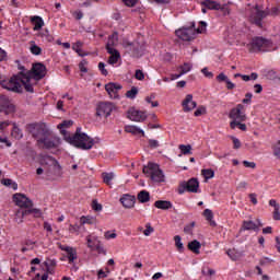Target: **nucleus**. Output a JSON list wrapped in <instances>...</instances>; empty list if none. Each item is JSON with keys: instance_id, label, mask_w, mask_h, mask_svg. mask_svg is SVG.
Here are the masks:
<instances>
[{"instance_id": "nucleus-55", "label": "nucleus", "mask_w": 280, "mask_h": 280, "mask_svg": "<svg viewBox=\"0 0 280 280\" xmlns=\"http://www.w3.org/2000/svg\"><path fill=\"white\" fill-rule=\"evenodd\" d=\"M135 78L136 80L142 81L145 80V74L141 70H136Z\"/></svg>"}, {"instance_id": "nucleus-46", "label": "nucleus", "mask_w": 280, "mask_h": 280, "mask_svg": "<svg viewBox=\"0 0 280 280\" xmlns=\"http://www.w3.org/2000/svg\"><path fill=\"white\" fill-rule=\"evenodd\" d=\"M154 94H151L150 96L145 97V102H148V104H151L152 108H156V106H159V102H153L152 100H154Z\"/></svg>"}, {"instance_id": "nucleus-60", "label": "nucleus", "mask_w": 280, "mask_h": 280, "mask_svg": "<svg viewBox=\"0 0 280 280\" xmlns=\"http://www.w3.org/2000/svg\"><path fill=\"white\" fill-rule=\"evenodd\" d=\"M229 80V77L224 74V72H221L219 75H217V81L218 82H226Z\"/></svg>"}, {"instance_id": "nucleus-8", "label": "nucleus", "mask_w": 280, "mask_h": 280, "mask_svg": "<svg viewBox=\"0 0 280 280\" xmlns=\"http://www.w3.org/2000/svg\"><path fill=\"white\" fill-rule=\"evenodd\" d=\"M229 117L233 121H246V107L243 104H237L230 110Z\"/></svg>"}, {"instance_id": "nucleus-24", "label": "nucleus", "mask_w": 280, "mask_h": 280, "mask_svg": "<svg viewBox=\"0 0 280 280\" xmlns=\"http://www.w3.org/2000/svg\"><path fill=\"white\" fill-rule=\"evenodd\" d=\"M118 40H119V35L117 34V32L109 35L107 44H106V50L115 49V45L118 43Z\"/></svg>"}, {"instance_id": "nucleus-62", "label": "nucleus", "mask_w": 280, "mask_h": 280, "mask_svg": "<svg viewBox=\"0 0 280 280\" xmlns=\"http://www.w3.org/2000/svg\"><path fill=\"white\" fill-rule=\"evenodd\" d=\"M253 100V93H246L245 98L243 100V104H250Z\"/></svg>"}, {"instance_id": "nucleus-28", "label": "nucleus", "mask_w": 280, "mask_h": 280, "mask_svg": "<svg viewBox=\"0 0 280 280\" xmlns=\"http://www.w3.org/2000/svg\"><path fill=\"white\" fill-rule=\"evenodd\" d=\"M154 207L156 209H162L163 211H167V209H172V202L167 200H158L154 202Z\"/></svg>"}, {"instance_id": "nucleus-27", "label": "nucleus", "mask_w": 280, "mask_h": 280, "mask_svg": "<svg viewBox=\"0 0 280 280\" xmlns=\"http://www.w3.org/2000/svg\"><path fill=\"white\" fill-rule=\"evenodd\" d=\"M226 255L232 259V261H238V259H242L243 254L242 252H238L237 249H228Z\"/></svg>"}, {"instance_id": "nucleus-43", "label": "nucleus", "mask_w": 280, "mask_h": 280, "mask_svg": "<svg viewBox=\"0 0 280 280\" xmlns=\"http://www.w3.org/2000/svg\"><path fill=\"white\" fill-rule=\"evenodd\" d=\"M102 177H103L104 183H106V185H110V180H113V178H115V175L113 173H103Z\"/></svg>"}, {"instance_id": "nucleus-47", "label": "nucleus", "mask_w": 280, "mask_h": 280, "mask_svg": "<svg viewBox=\"0 0 280 280\" xmlns=\"http://www.w3.org/2000/svg\"><path fill=\"white\" fill-rule=\"evenodd\" d=\"M267 14H269L270 16H279V14H280V5L272 7Z\"/></svg>"}, {"instance_id": "nucleus-9", "label": "nucleus", "mask_w": 280, "mask_h": 280, "mask_svg": "<svg viewBox=\"0 0 280 280\" xmlns=\"http://www.w3.org/2000/svg\"><path fill=\"white\" fill-rule=\"evenodd\" d=\"M198 187H200V183L196 178H190L188 182H183L179 185V194H185V191L198 194Z\"/></svg>"}, {"instance_id": "nucleus-31", "label": "nucleus", "mask_w": 280, "mask_h": 280, "mask_svg": "<svg viewBox=\"0 0 280 280\" xmlns=\"http://www.w3.org/2000/svg\"><path fill=\"white\" fill-rule=\"evenodd\" d=\"M203 217L207 222H209L210 226H215V221H213V211H211V209L203 210Z\"/></svg>"}, {"instance_id": "nucleus-12", "label": "nucleus", "mask_w": 280, "mask_h": 280, "mask_svg": "<svg viewBox=\"0 0 280 280\" xmlns=\"http://www.w3.org/2000/svg\"><path fill=\"white\" fill-rule=\"evenodd\" d=\"M115 110V104L113 103H101L96 108L97 117H110V114Z\"/></svg>"}, {"instance_id": "nucleus-33", "label": "nucleus", "mask_w": 280, "mask_h": 280, "mask_svg": "<svg viewBox=\"0 0 280 280\" xmlns=\"http://www.w3.org/2000/svg\"><path fill=\"white\" fill-rule=\"evenodd\" d=\"M25 215H27V209L23 210V208H21L15 212V221L18 222V224H21V222H23V218H25Z\"/></svg>"}, {"instance_id": "nucleus-51", "label": "nucleus", "mask_w": 280, "mask_h": 280, "mask_svg": "<svg viewBox=\"0 0 280 280\" xmlns=\"http://www.w3.org/2000/svg\"><path fill=\"white\" fill-rule=\"evenodd\" d=\"M98 71H101L102 75H108V70H106V63L101 61L98 63Z\"/></svg>"}, {"instance_id": "nucleus-1", "label": "nucleus", "mask_w": 280, "mask_h": 280, "mask_svg": "<svg viewBox=\"0 0 280 280\" xmlns=\"http://www.w3.org/2000/svg\"><path fill=\"white\" fill-rule=\"evenodd\" d=\"M15 65L20 72L13 74L10 79L0 75V85L2 89H7V91H11L12 93H22L23 89L27 93H34L36 79L32 78V71L25 69L20 60H15Z\"/></svg>"}, {"instance_id": "nucleus-37", "label": "nucleus", "mask_w": 280, "mask_h": 280, "mask_svg": "<svg viewBox=\"0 0 280 280\" xmlns=\"http://www.w3.org/2000/svg\"><path fill=\"white\" fill-rule=\"evenodd\" d=\"M174 242L178 253H183L185 250V245H183L180 236L179 235L174 236Z\"/></svg>"}, {"instance_id": "nucleus-29", "label": "nucleus", "mask_w": 280, "mask_h": 280, "mask_svg": "<svg viewBox=\"0 0 280 280\" xmlns=\"http://www.w3.org/2000/svg\"><path fill=\"white\" fill-rule=\"evenodd\" d=\"M137 199L142 205L145 202H150V192L148 190H141L140 192H138Z\"/></svg>"}, {"instance_id": "nucleus-26", "label": "nucleus", "mask_w": 280, "mask_h": 280, "mask_svg": "<svg viewBox=\"0 0 280 280\" xmlns=\"http://www.w3.org/2000/svg\"><path fill=\"white\" fill-rule=\"evenodd\" d=\"M125 132H129L131 135H141L142 137H145V131H143L141 128L137 127V126H126L125 127Z\"/></svg>"}, {"instance_id": "nucleus-56", "label": "nucleus", "mask_w": 280, "mask_h": 280, "mask_svg": "<svg viewBox=\"0 0 280 280\" xmlns=\"http://www.w3.org/2000/svg\"><path fill=\"white\" fill-rule=\"evenodd\" d=\"M93 211H102V203L97 202V200L92 201Z\"/></svg>"}, {"instance_id": "nucleus-54", "label": "nucleus", "mask_w": 280, "mask_h": 280, "mask_svg": "<svg viewBox=\"0 0 280 280\" xmlns=\"http://www.w3.org/2000/svg\"><path fill=\"white\" fill-rule=\"evenodd\" d=\"M139 0H122V3L127 5V8H135Z\"/></svg>"}, {"instance_id": "nucleus-4", "label": "nucleus", "mask_w": 280, "mask_h": 280, "mask_svg": "<svg viewBox=\"0 0 280 280\" xmlns=\"http://www.w3.org/2000/svg\"><path fill=\"white\" fill-rule=\"evenodd\" d=\"M143 174L150 176L151 180L154 183H165V175L159 167V164L149 163L148 166L143 167Z\"/></svg>"}, {"instance_id": "nucleus-38", "label": "nucleus", "mask_w": 280, "mask_h": 280, "mask_svg": "<svg viewBox=\"0 0 280 280\" xmlns=\"http://www.w3.org/2000/svg\"><path fill=\"white\" fill-rule=\"evenodd\" d=\"M11 135L14 137V139H23V131L16 127V124L13 125Z\"/></svg>"}, {"instance_id": "nucleus-59", "label": "nucleus", "mask_w": 280, "mask_h": 280, "mask_svg": "<svg viewBox=\"0 0 280 280\" xmlns=\"http://www.w3.org/2000/svg\"><path fill=\"white\" fill-rule=\"evenodd\" d=\"M201 73H203L205 78H209V80L213 78V72H210L208 68H203Z\"/></svg>"}, {"instance_id": "nucleus-44", "label": "nucleus", "mask_w": 280, "mask_h": 280, "mask_svg": "<svg viewBox=\"0 0 280 280\" xmlns=\"http://www.w3.org/2000/svg\"><path fill=\"white\" fill-rule=\"evenodd\" d=\"M82 45H84L82 42H77L72 46L73 51H77V54H79V56H84V55H82Z\"/></svg>"}, {"instance_id": "nucleus-6", "label": "nucleus", "mask_w": 280, "mask_h": 280, "mask_svg": "<svg viewBox=\"0 0 280 280\" xmlns=\"http://www.w3.org/2000/svg\"><path fill=\"white\" fill-rule=\"evenodd\" d=\"M201 5L203 8H207V10H215V11L222 12L223 16H228V14H231V10L229 9V5L221 4L218 1L205 0L201 2Z\"/></svg>"}, {"instance_id": "nucleus-30", "label": "nucleus", "mask_w": 280, "mask_h": 280, "mask_svg": "<svg viewBox=\"0 0 280 280\" xmlns=\"http://www.w3.org/2000/svg\"><path fill=\"white\" fill-rule=\"evenodd\" d=\"M200 248H201L200 242L196 240L188 243V249L195 253L196 255L200 254Z\"/></svg>"}, {"instance_id": "nucleus-57", "label": "nucleus", "mask_w": 280, "mask_h": 280, "mask_svg": "<svg viewBox=\"0 0 280 280\" xmlns=\"http://www.w3.org/2000/svg\"><path fill=\"white\" fill-rule=\"evenodd\" d=\"M194 226H196V222H191L190 224L186 225L184 228V232L187 234H191V231H194Z\"/></svg>"}, {"instance_id": "nucleus-7", "label": "nucleus", "mask_w": 280, "mask_h": 280, "mask_svg": "<svg viewBox=\"0 0 280 280\" xmlns=\"http://www.w3.org/2000/svg\"><path fill=\"white\" fill-rule=\"evenodd\" d=\"M124 47L131 54L132 58H141L143 56V46L139 42H124Z\"/></svg>"}, {"instance_id": "nucleus-19", "label": "nucleus", "mask_w": 280, "mask_h": 280, "mask_svg": "<svg viewBox=\"0 0 280 280\" xmlns=\"http://www.w3.org/2000/svg\"><path fill=\"white\" fill-rule=\"evenodd\" d=\"M259 226H264V224H261V221L256 220V221H243V225L242 229L243 231H259Z\"/></svg>"}, {"instance_id": "nucleus-34", "label": "nucleus", "mask_w": 280, "mask_h": 280, "mask_svg": "<svg viewBox=\"0 0 280 280\" xmlns=\"http://www.w3.org/2000/svg\"><path fill=\"white\" fill-rule=\"evenodd\" d=\"M2 185H4L5 187H11V189H14V191H16V189H19V184H16L15 182H13L10 178L2 179Z\"/></svg>"}, {"instance_id": "nucleus-49", "label": "nucleus", "mask_w": 280, "mask_h": 280, "mask_svg": "<svg viewBox=\"0 0 280 280\" xmlns=\"http://www.w3.org/2000/svg\"><path fill=\"white\" fill-rule=\"evenodd\" d=\"M272 259H270L269 257H264L259 259V266H270V264H272Z\"/></svg>"}, {"instance_id": "nucleus-41", "label": "nucleus", "mask_w": 280, "mask_h": 280, "mask_svg": "<svg viewBox=\"0 0 280 280\" xmlns=\"http://www.w3.org/2000/svg\"><path fill=\"white\" fill-rule=\"evenodd\" d=\"M138 94L139 89H137V86H132L129 91H127L126 97H128L129 100H135V97H137Z\"/></svg>"}, {"instance_id": "nucleus-5", "label": "nucleus", "mask_w": 280, "mask_h": 280, "mask_svg": "<svg viewBox=\"0 0 280 280\" xmlns=\"http://www.w3.org/2000/svg\"><path fill=\"white\" fill-rule=\"evenodd\" d=\"M249 54H257L259 51H268L270 40L264 37H254L249 44L246 45Z\"/></svg>"}, {"instance_id": "nucleus-40", "label": "nucleus", "mask_w": 280, "mask_h": 280, "mask_svg": "<svg viewBox=\"0 0 280 280\" xmlns=\"http://www.w3.org/2000/svg\"><path fill=\"white\" fill-rule=\"evenodd\" d=\"M192 65L190 62H185L183 66H179L180 75H185V73H189L192 69Z\"/></svg>"}, {"instance_id": "nucleus-52", "label": "nucleus", "mask_w": 280, "mask_h": 280, "mask_svg": "<svg viewBox=\"0 0 280 280\" xmlns=\"http://www.w3.org/2000/svg\"><path fill=\"white\" fill-rule=\"evenodd\" d=\"M267 80H276L277 79V72L275 70H269L265 74Z\"/></svg>"}, {"instance_id": "nucleus-3", "label": "nucleus", "mask_w": 280, "mask_h": 280, "mask_svg": "<svg viewBox=\"0 0 280 280\" xmlns=\"http://www.w3.org/2000/svg\"><path fill=\"white\" fill-rule=\"evenodd\" d=\"M71 126H73V120H63L57 126L58 130L63 135L65 141L79 150H91L93 145H95V140L89 137V135L82 132V128H77L74 135L67 132L65 128H71Z\"/></svg>"}, {"instance_id": "nucleus-63", "label": "nucleus", "mask_w": 280, "mask_h": 280, "mask_svg": "<svg viewBox=\"0 0 280 280\" xmlns=\"http://www.w3.org/2000/svg\"><path fill=\"white\" fill-rule=\"evenodd\" d=\"M269 207H273V210L280 209V205L275 199L269 200Z\"/></svg>"}, {"instance_id": "nucleus-64", "label": "nucleus", "mask_w": 280, "mask_h": 280, "mask_svg": "<svg viewBox=\"0 0 280 280\" xmlns=\"http://www.w3.org/2000/svg\"><path fill=\"white\" fill-rule=\"evenodd\" d=\"M49 279V275L44 273L43 276H40V273H36L35 276V280H47Z\"/></svg>"}, {"instance_id": "nucleus-45", "label": "nucleus", "mask_w": 280, "mask_h": 280, "mask_svg": "<svg viewBox=\"0 0 280 280\" xmlns=\"http://www.w3.org/2000/svg\"><path fill=\"white\" fill-rule=\"evenodd\" d=\"M179 150L184 155L191 154V147L189 144L188 145L180 144Z\"/></svg>"}, {"instance_id": "nucleus-25", "label": "nucleus", "mask_w": 280, "mask_h": 280, "mask_svg": "<svg viewBox=\"0 0 280 280\" xmlns=\"http://www.w3.org/2000/svg\"><path fill=\"white\" fill-rule=\"evenodd\" d=\"M31 23L34 24V31L38 32V30H43V25H45V21H43V18L38 15H34L31 18Z\"/></svg>"}, {"instance_id": "nucleus-61", "label": "nucleus", "mask_w": 280, "mask_h": 280, "mask_svg": "<svg viewBox=\"0 0 280 280\" xmlns=\"http://www.w3.org/2000/svg\"><path fill=\"white\" fill-rule=\"evenodd\" d=\"M105 240H115L117 237V233H112L110 231L105 232Z\"/></svg>"}, {"instance_id": "nucleus-13", "label": "nucleus", "mask_w": 280, "mask_h": 280, "mask_svg": "<svg viewBox=\"0 0 280 280\" xmlns=\"http://www.w3.org/2000/svg\"><path fill=\"white\" fill-rule=\"evenodd\" d=\"M31 73H32V78H33V80H35V84H36V82H38V80H43V78L46 75L47 68L43 63H35L33 66V69L31 70Z\"/></svg>"}, {"instance_id": "nucleus-21", "label": "nucleus", "mask_w": 280, "mask_h": 280, "mask_svg": "<svg viewBox=\"0 0 280 280\" xmlns=\"http://www.w3.org/2000/svg\"><path fill=\"white\" fill-rule=\"evenodd\" d=\"M268 16V13L266 11H259L256 10L254 14H252V21L255 23V25H258V27H261V21Z\"/></svg>"}, {"instance_id": "nucleus-14", "label": "nucleus", "mask_w": 280, "mask_h": 280, "mask_svg": "<svg viewBox=\"0 0 280 280\" xmlns=\"http://www.w3.org/2000/svg\"><path fill=\"white\" fill-rule=\"evenodd\" d=\"M13 202H15V205L21 209H30V207L33 206L32 200H30V198L23 194L13 195Z\"/></svg>"}, {"instance_id": "nucleus-22", "label": "nucleus", "mask_w": 280, "mask_h": 280, "mask_svg": "<svg viewBox=\"0 0 280 280\" xmlns=\"http://www.w3.org/2000/svg\"><path fill=\"white\" fill-rule=\"evenodd\" d=\"M107 54L110 55L108 58V65H117V62H119V59L121 58L119 50L115 48H108Z\"/></svg>"}, {"instance_id": "nucleus-23", "label": "nucleus", "mask_w": 280, "mask_h": 280, "mask_svg": "<svg viewBox=\"0 0 280 280\" xmlns=\"http://www.w3.org/2000/svg\"><path fill=\"white\" fill-rule=\"evenodd\" d=\"M61 250H65V253H67V258L69 264H73V261L78 259V250H75V248L66 246V247H62Z\"/></svg>"}, {"instance_id": "nucleus-36", "label": "nucleus", "mask_w": 280, "mask_h": 280, "mask_svg": "<svg viewBox=\"0 0 280 280\" xmlns=\"http://www.w3.org/2000/svg\"><path fill=\"white\" fill-rule=\"evenodd\" d=\"M95 222H96V220H95V218H93V217H84V215H82L81 218H80V224H81V226H84V224H95Z\"/></svg>"}, {"instance_id": "nucleus-48", "label": "nucleus", "mask_w": 280, "mask_h": 280, "mask_svg": "<svg viewBox=\"0 0 280 280\" xmlns=\"http://www.w3.org/2000/svg\"><path fill=\"white\" fill-rule=\"evenodd\" d=\"M153 231H154V228H152V225L150 223H147L145 230L143 231V235H145V237H150V235H152Z\"/></svg>"}, {"instance_id": "nucleus-17", "label": "nucleus", "mask_w": 280, "mask_h": 280, "mask_svg": "<svg viewBox=\"0 0 280 280\" xmlns=\"http://www.w3.org/2000/svg\"><path fill=\"white\" fill-rule=\"evenodd\" d=\"M127 117L131 121H145V119H147L145 113H143L141 110H137L135 108H130L127 112Z\"/></svg>"}, {"instance_id": "nucleus-16", "label": "nucleus", "mask_w": 280, "mask_h": 280, "mask_svg": "<svg viewBox=\"0 0 280 280\" xmlns=\"http://www.w3.org/2000/svg\"><path fill=\"white\" fill-rule=\"evenodd\" d=\"M105 91L108 93L112 100H117L119 97V91H121V84L107 83L105 85Z\"/></svg>"}, {"instance_id": "nucleus-53", "label": "nucleus", "mask_w": 280, "mask_h": 280, "mask_svg": "<svg viewBox=\"0 0 280 280\" xmlns=\"http://www.w3.org/2000/svg\"><path fill=\"white\" fill-rule=\"evenodd\" d=\"M207 113V108L205 106H200L195 110V117H200V115H205Z\"/></svg>"}, {"instance_id": "nucleus-32", "label": "nucleus", "mask_w": 280, "mask_h": 280, "mask_svg": "<svg viewBox=\"0 0 280 280\" xmlns=\"http://www.w3.org/2000/svg\"><path fill=\"white\" fill-rule=\"evenodd\" d=\"M230 127L232 128V130H235L236 128H238V130L246 132V124H242L240 122V120H232L230 122Z\"/></svg>"}, {"instance_id": "nucleus-15", "label": "nucleus", "mask_w": 280, "mask_h": 280, "mask_svg": "<svg viewBox=\"0 0 280 280\" xmlns=\"http://www.w3.org/2000/svg\"><path fill=\"white\" fill-rule=\"evenodd\" d=\"M88 248L91 250H97V253H102V242L100 237L94 234H90L86 236Z\"/></svg>"}, {"instance_id": "nucleus-11", "label": "nucleus", "mask_w": 280, "mask_h": 280, "mask_svg": "<svg viewBox=\"0 0 280 280\" xmlns=\"http://www.w3.org/2000/svg\"><path fill=\"white\" fill-rule=\"evenodd\" d=\"M14 104H12L10 98L5 95H0V113H4V115H11V113H14Z\"/></svg>"}, {"instance_id": "nucleus-58", "label": "nucleus", "mask_w": 280, "mask_h": 280, "mask_svg": "<svg viewBox=\"0 0 280 280\" xmlns=\"http://www.w3.org/2000/svg\"><path fill=\"white\" fill-rule=\"evenodd\" d=\"M273 154L277 156V159H280V140L273 147Z\"/></svg>"}, {"instance_id": "nucleus-18", "label": "nucleus", "mask_w": 280, "mask_h": 280, "mask_svg": "<svg viewBox=\"0 0 280 280\" xmlns=\"http://www.w3.org/2000/svg\"><path fill=\"white\" fill-rule=\"evenodd\" d=\"M182 106L184 108V113H189L196 108L197 103L194 101V95L187 94L185 100L182 103Z\"/></svg>"}, {"instance_id": "nucleus-42", "label": "nucleus", "mask_w": 280, "mask_h": 280, "mask_svg": "<svg viewBox=\"0 0 280 280\" xmlns=\"http://www.w3.org/2000/svg\"><path fill=\"white\" fill-rule=\"evenodd\" d=\"M30 49H31V54H33V56H40V54H43V48H40L36 44H32Z\"/></svg>"}, {"instance_id": "nucleus-10", "label": "nucleus", "mask_w": 280, "mask_h": 280, "mask_svg": "<svg viewBox=\"0 0 280 280\" xmlns=\"http://www.w3.org/2000/svg\"><path fill=\"white\" fill-rule=\"evenodd\" d=\"M175 34L177 38H180V40L189 42V40H194V37L196 36V31L194 30L192 26L183 27L177 30Z\"/></svg>"}, {"instance_id": "nucleus-50", "label": "nucleus", "mask_w": 280, "mask_h": 280, "mask_svg": "<svg viewBox=\"0 0 280 280\" xmlns=\"http://www.w3.org/2000/svg\"><path fill=\"white\" fill-rule=\"evenodd\" d=\"M207 32V22H199V27L197 28V34H202Z\"/></svg>"}, {"instance_id": "nucleus-20", "label": "nucleus", "mask_w": 280, "mask_h": 280, "mask_svg": "<svg viewBox=\"0 0 280 280\" xmlns=\"http://www.w3.org/2000/svg\"><path fill=\"white\" fill-rule=\"evenodd\" d=\"M137 201V198L131 195H122L120 198V203L125 209H132L135 207V202Z\"/></svg>"}, {"instance_id": "nucleus-2", "label": "nucleus", "mask_w": 280, "mask_h": 280, "mask_svg": "<svg viewBox=\"0 0 280 280\" xmlns=\"http://www.w3.org/2000/svg\"><path fill=\"white\" fill-rule=\"evenodd\" d=\"M26 132L37 141V145L44 150H56L62 141L60 137L51 135L45 122H34L26 126Z\"/></svg>"}, {"instance_id": "nucleus-35", "label": "nucleus", "mask_w": 280, "mask_h": 280, "mask_svg": "<svg viewBox=\"0 0 280 280\" xmlns=\"http://www.w3.org/2000/svg\"><path fill=\"white\" fill-rule=\"evenodd\" d=\"M27 215H34V218H42L43 217V211L37 208H28L26 209Z\"/></svg>"}, {"instance_id": "nucleus-39", "label": "nucleus", "mask_w": 280, "mask_h": 280, "mask_svg": "<svg viewBox=\"0 0 280 280\" xmlns=\"http://www.w3.org/2000/svg\"><path fill=\"white\" fill-rule=\"evenodd\" d=\"M201 174L206 178V180H209V179L213 178V176H215V172H213V170H211V168L201 170Z\"/></svg>"}]
</instances>
